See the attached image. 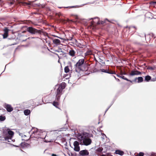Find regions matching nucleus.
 <instances>
[{"mask_svg":"<svg viewBox=\"0 0 156 156\" xmlns=\"http://www.w3.org/2000/svg\"><path fill=\"white\" fill-rule=\"evenodd\" d=\"M75 70L78 71H87L88 69V66L87 63L84 62L83 58L79 59L75 65Z\"/></svg>","mask_w":156,"mask_h":156,"instance_id":"1","label":"nucleus"},{"mask_svg":"<svg viewBox=\"0 0 156 156\" xmlns=\"http://www.w3.org/2000/svg\"><path fill=\"white\" fill-rule=\"evenodd\" d=\"M27 31L32 34H41L42 33V30H37L32 27H27Z\"/></svg>","mask_w":156,"mask_h":156,"instance_id":"2","label":"nucleus"},{"mask_svg":"<svg viewBox=\"0 0 156 156\" xmlns=\"http://www.w3.org/2000/svg\"><path fill=\"white\" fill-rule=\"evenodd\" d=\"M91 142V139L86 136L85 138H84L83 141V144L86 146H87L90 144Z\"/></svg>","mask_w":156,"mask_h":156,"instance_id":"3","label":"nucleus"},{"mask_svg":"<svg viewBox=\"0 0 156 156\" xmlns=\"http://www.w3.org/2000/svg\"><path fill=\"white\" fill-rule=\"evenodd\" d=\"M74 146V150L76 151H79L80 150V147L79 146V144L77 141H75L73 143Z\"/></svg>","mask_w":156,"mask_h":156,"instance_id":"4","label":"nucleus"},{"mask_svg":"<svg viewBox=\"0 0 156 156\" xmlns=\"http://www.w3.org/2000/svg\"><path fill=\"white\" fill-rule=\"evenodd\" d=\"M31 132L32 133V136H34V137H39V136H37L36 135H37L39 134L40 133V132L38 131L37 129V128H32L31 130Z\"/></svg>","mask_w":156,"mask_h":156,"instance_id":"5","label":"nucleus"},{"mask_svg":"<svg viewBox=\"0 0 156 156\" xmlns=\"http://www.w3.org/2000/svg\"><path fill=\"white\" fill-rule=\"evenodd\" d=\"M4 107V108L6 109L7 111L9 112H11L13 110V108L10 105L5 104Z\"/></svg>","mask_w":156,"mask_h":156,"instance_id":"6","label":"nucleus"},{"mask_svg":"<svg viewBox=\"0 0 156 156\" xmlns=\"http://www.w3.org/2000/svg\"><path fill=\"white\" fill-rule=\"evenodd\" d=\"M9 30L7 27H5L4 29V34L2 35L3 39H5L8 36V33Z\"/></svg>","mask_w":156,"mask_h":156,"instance_id":"7","label":"nucleus"},{"mask_svg":"<svg viewBox=\"0 0 156 156\" xmlns=\"http://www.w3.org/2000/svg\"><path fill=\"white\" fill-rule=\"evenodd\" d=\"M89 153L87 150H84L80 151L79 152V154L81 156H87L89 155Z\"/></svg>","mask_w":156,"mask_h":156,"instance_id":"8","label":"nucleus"},{"mask_svg":"<svg viewBox=\"0 0 156 156\" xmlns=\"http://www.w3.org/2000/svg\"><path fill=\"white\" fill-rule=\"evenodd\" d=\"M141 72L137 70H132L131 73H129V75L131 76H133L135 75H141Z\"/></svg>","mask_w":156,"mask_h":156,"instance_id":"9","label":"nucleus"},{"mask_svg":"<svg viewBox=\"0 0 156 156\" xmlns=\"http://www.w3.org/2000/svg\"><path fill=\"white\" fill-rule=\"evenodd\" d=\"M85 134L83 133V135L80 134L78 136V140L80 141L81 142L82 141H83V140L84 138H85V137L86 136Z\"/></svg>","mask_w":156,"mask_h":156,"instance_id":"10","label":"nucleus"},{"mask_svg":"<svg viewBox=\"0 0 156 156\" xmlns=\"http://www.w3.org/2000/svg\"><path fill=\"white\" fill-rule=\"evenodd\" d=\"M143 81V79L142 77H136L134 79V81L135 82H137L138 83H141Z\"/></svg>","mask_w":156,"mask_h":156,"instance_id":"11","label":"nucleus"},{"mask_svg":"<svg viewBox=\"0 0 156 156\" xmlns=\"http://www.w3.org/2000/svg\"><path fill=\"white\" fill-rule=\"evenodd\" d=\"M97 18H91L90 19V20H93L94 19L95 20V21L93 20L92 21V22L90 23V26H94L96 25L97 24H98L96 23H95V22H96L97 21V20L96 19Z\"/></svg>","mask_w":156,"mask_h":156,"instance_id":"12","label":"nucleus"},{"mask_svg":"<svg viewBox=\"0 0 156 156\" xmlns=\"http://www.w3.org/2000/svg\"><path fill=\"white\" fill-rule=\"evenodd\" d=\"M103 150V148L102 147L98 148L95 150L97 154L99 155L101 154L102 151Z\"/></svg>","mask_w":156,"mask_h":156,"instance_id":"13","label":"nucleus"},{"mask_svg":"<svg viewBox=\"0 0 156 156\" xmlns=\"http://www.w3.org/2000/svg\"><path fill=\"white\" fill-rule=\"evenodd\" d=\"M101 70L102 72L107 73L109 74H115V72L114 71H113L111 70H109V69L108 70H105L104 69H101Z\"/></svg>","mask_w":156,"mask_h":156,"instance_id":"14","label":"nucleus"},{"mask_svg":"<svg viewBox=\"0 0 156 156\" xmlns=\"http://www.w3.org/2000/svg\"><path fill=\"white\" fill-rule=\"evenodd\" d=\"M69 54L72 57H74L75 56L76 52L73 49H72L69 51Z\"/></svg>","mask_w":156,"mask_h":156,"instance_id":"15","label":"nucleus"},{"mask_svg":"<svg viewBox=\"0 0 156 156\" xmlns=\"http://www.w3.org/2000/svg\"><path fill=\"white\" fill-rule=\"evenodd\" d=\"M63 90L60 88V87H58L56 91V95H61L62 94V92Z\"/></svg>","mask_w":156,"mask_h":156,"instance_id":"16","label":"nucleus"},{"mask_svg":"<svg viewBox=\"0 0 156 156\" xmlns=\"http://www.w3.org/2000/svg\"><path fill=\"white\" fill-rule=\"evenodd\" d=\"M53 42L54 44H59L61 42L60 40L57 39H53Z\"/></svg>","mask_w":156,"mask_h":156,"instance_id":"17","label":"nucleus"},{"mask_svg":"<svg viewBox=\"0 0 156 156\" xmlns=\"http://www.w3.org/2000/svg\"><path fill=\"white\" fill-rule=\"evenodd\" d=\"M66 83L65 82H62L61 84L59 85L58 87H60V88L63 90L66 87Z\"/></svg>","mask_w":156,"mask_h":156,"instance_id":"18","label":"nucleus"},{"mask_svg":"<svg viewBox=\"0 0 156 156\" xmlns=\"http://www.w3.org/2000/svg\"><path fill=\"white\" fill-rule=\"evenodd\" d=\"M117 76H118L119 77H120L124 80H125L127 81H129L131 83H132V81L128 79L127 78H126L124 76H123L122 75H121V76H119V75H117Z\"/></svg>","mask_w":156,"mask_h":156,"instance_id":"19","label":"nucleus"},{"mask_svg":"<svg viewBox=\"0 0 156 156\" xmlns=\"http://www.w3.org/2000/svg\"><path fill=\"white\" fill-rule=\"evenodd\" d=\"M115 153L116 154H119L121 155H122L124 154V152L123 151L119 150H116Z\"/></svg>","mask_w":156,"mask_h":156,"instance_id":"20","label":"nucleus"},{"mask_svg":"<svg viewBox=\"0 0 156 156\" xmlns=\"http://www.w3.org/2000/svg\"><path fill=\"white\" fill-rule=\"evenodd\" d=\"M24 114L26 115H29L30 113V110L28 109H26L24 111Z\"/></svg>","mask_w":156,"mask_h":156,"instance_id":"21","label":"nucleus"},{"mask_svg":"<svg viewBox=\"0 0 156 156\" xmlns=\"http://www.w3.org/2000/svg\"><path fill=\"white\" fill-rule=\"evenodd\" d=\"M96 19L97 20V21L96 22H95L96 23H97L98 24H103L105 23L104 21H101L100 22L99 21V20L98 18H97Z\"/></svg>","mask_w":156,"mask_h":156,"instance_id":"22","label":"nucleus"},{"mask_svg":"<svg viewBox=\"0 0 156 156\" xmlns=\"http://www.w3.org/2000/svg\"><path fill=\"white\" fill-rule=\"evenodd\" d=\"M53 105L57 108H58V106L59 105V103L58 101H54L53 103Z\"/></svg>","mask_w":156,"mask_h":156,"instance_id":"23","label":"nucleus"},{"mask_svg":"<svg viewBox=\"0 0 156 156\" xmlns=\"http://www.w3.org/2000/svg\"><path fill=\"white\" fill-rule=\"evenodd\" d=\"M8 130H9L8 131V134L11 136H13L14 134V132L12 131L9 130V129H8Z\"/></svg>","mask_w":156,"mask_h":156,"instance_id":"24","label":"nucleus"},{"mask_svg":"<svg viewBox=\"0 0 156 156\" xmlns=\"http://www.w3.org/2000/svg\"><path fill=\"white\" fill-rule=\"evenodd\" d=\"M151 77L149 76H147L145 77V80L147 81H149L151 80Z\"/></svg>","mask_w":156,"mask_h":156,"instance_id":"25","label":"nucleus"},{"mask_svg":"<svg viewBox=\"0 0 156 156\" xmlns=\"http://www.w3.org/2000/svg\"><path fill=\"white\" fill-rule=\"evenodd\" d=\"M92 54V52L90 50L87 51L85 53V56L90 55Z\"/></svg>","mask_w":156,"mask_h":156,"instance_id":"26","label":"nucleus"},{"mask_svg":"<svg viewBox=\"0 0 156 156\" xmlns=\"http://www.w3.org/2000/svg\"><path fill=\"white\" fill-rule=\"evenodd\" d=\"M65 72L66 73L69 72V68L68 66H66L64 68Z\"/></svg>","mask_w":156,"mask_h":156,"instance_id":"27","label":"nucleus"},{"mask_svg":"<svg viewBox=\"0 0 156 156\" xmlns=\"http://www.w3.org/2000/svg\"><path fill=\"white\" fill-rule=\"evenodd\" d=\"M5 116H3L2 115L0 116V121H4L5 119Z\"/></svg>","mask_w":156,"mask_h":156,"instance_id":"28","label":"nucleus"},{"mask_svg":"<svg viewBox=\"0 0 156 156\" xmlns=\"http://www.w3.org/2000/svg\"><path fill=\"white\" fill-rule=\"evenodd\" d=\"M61 95H56V101H58L60 100Z\"/></svg>","mask_w":156,"mask_h":156,"instance_id":"29","label":"nucleus"},{"mask_svg":"<svg viewBox=\"0 0 156 156\" xmlns=\"http://www.w3.org/2000/svg\"><path fill=\"white\" fill-rule=\"evenodd\" d=\"M21 3L22 5H24V6L30 5V3H27L25 2H21Z\"/></svg>","mask_w":156,"mask_h":156,"instance_id":"30","label":"nucleus"},{"mask_svg":"<svg viewBox=\"0 0 156 156\" xmlns=\"http://www.w3.org/2000/svg\"><path fill=\"white\" fill-rule=\"evenodd\" d=\"M144 153L143 152H140L136 156H144Z\"/></svg>","mask_w":156,"mask_h":156,"instance_id":"31","label":"nucleus"},{"mask_svg":"<svg viewBox=\"0 0 156 156\" xmlns=\"http://www.w3.org/2000/svg\"><path fill=\"white\" fill-rule=\"evenodd\" d=\"M20 145L22 147H24L25 146H26V143H21L20 144Z\"/></svg>","mask_w":156,"mask_h":156,"instance_id":"32","label":"nucleus"},{"mask_svg":"<svg viewBox=\"0 0 156 156\" xmlns=\"http://www.w3.org/2000/svg\"><path fill=\"white\" fill-rule=\"evenodd\" d=\"M75 7V6H68V7H66L65 8H74Z\"/></svg>","mask_w":156,"mask_h":156,"instance_id":"33","label":"nucleus"},{"mask_svg":"<svg viewBox=\"0 0 156 156\" xmlns=\"http://www.w3.org/2000/svg\"><path fill=\"white\" fill-rule=\"evenodd\" d=\"M120 74L121 75H122L123 74L126 75V73L125 72H123V73L122 72H120Z\"/></svg>","mask_w":156,"mask_h":156,"instance_id":"34","label":"nucleus"},{"mask_svg":"<svg viewBox=\"0 0 156 156\" xmlns=\"http://www.w3.org/2000/svg\"><path fill=\"white\" fill-rule=\"evenodd\" d=\"M107 156H112V155L110 153H108L107 154Z\"/></svg>","mask_w":156,"mask_h":156,"instance_id":"35","label":"nucleus"},{"mask_svg":"<svg viewBox=\"0 0 156 156\" xmlns=\"http://www.w3.org/2000/svg\"><path fill=\"white\" fill-rule=\"evenodd\" d=\"M8 139H9V138L8 137L6 136L4 137L5 140H7Z\"/></svg>","mask_w":156,"mask_h":156,"instance_id":"36","label":"nucleus"},{"mask_svg":"<svg viewBox=\"0 0 156 156\" xmlns=\"http://www.w3.org/2000/svg\"><path fill=\"white\" fill-rule=\"evenodd\" d=\"M72 39V37H70L69 39H68V40H71Z\"/></svg>","mask_w":156,"mask_h":156,"instance_id":"37","label":"nucleus"},{"mask_svg":"<svg viewBox=\"0 0 156 156\" xmlns=\"http://www.w3.org/2000/svg\"><path fill=\"white\" fill-rule=\"evenodd\" d=\"M51 156H57V155L55 154H52L51 155Z\"/></svg>","mask_w":156,"mask_h":156,"instance_id":"38","label":"nucleus"},{"mask_svg":"<svg viewBox=\"0 0 156 156\" xmlns=\"http://www.w3.org/2000/svg\"><path fill=\"white\" fill-rule=\"evenodd\" d=\"M100 156H105V155L103 154H102V155H101Z\"/></svg>","mask_w":156,"mask_h":156,"instance_id":"39","label":"nucleus"},{"mask_svg":"<svg viewBox=\"0 0 156 156\" xmlns=\"http://www.w3.org/2000/svg\"><path fill=\"white\" fill-rule=\"evenodd\" d=\"M127 27V28H128L129 29H130V27Z\"/></svg>","mask_w":156,"mask_h":156,"instance_id":"40","label":"nucleus"},{"mask_svg":"<svg viewBox=\"0 0 156 156\" xmlns=\"http://www.w3.org/2000/svg\"><path fill=\"white\" fill-rule=\"evenodd\" d=\"M58 16L59 17H60V14H58Z\"/></svg>","mask_w":156,"mask_h":156,"instance_id":"41","label":"nucleus"},{"mask_svg":"<svg viewBox=\"0 0 156 156\" xmlns=\"http://www.w3.org/2000/svg\"><path fill=\"white\" fill-rule=\"evenodd\" d=\"M24 140H28V139H24Z\"/></svg>","mask_w":156,"mask_h":156,"instance_id":"42","label":"nucleus"},{"mask_svg":"<svg viewBox=\"0 0 156 156\" xmlns=\"http://www.w3.org/2000/svg\"><path fill=\"white\" fill-rule=\"evenodd\" d=\"M16 44V43H15L14 44H12V45H14V44Z\"/></svg>","mask_w":156,"mask_h":156,"instance_id":"43","label":"nucleus"},{"mask_svg":"<svg viewBox=\"0 0 156 156\" xmlns=\"http://www.w3.org/2000/svg\"><path fill=\"white\" fill-rule=\"evenodd\" d=\"M154 3L156 4V2H154Z\"/></svg>","mask_w":156,"mask_h":156,"instance_id":"44","label":"nucleus"},{"mask_svg":"<svg viewBox=\"0 0 156 156\" xmlns=\"http://www.w3.org/2000/svg\"><path fill=\"white\" fill-rule=\"evenodd\" d=\"M114 77L115 78V79H116V77L115 76H114Z\"/></svg>","mask_w":156,"mask_h":156,"instance_id":"45","label":"nucleus"},{"mask_svg":"<svg viewBox=\"0 0 156 156\" xmlns=\"http://www.w3.org/2000/svg\"><path fill=\"white\" fill-rule=\"evenodd\" d=\"M118 80H119V79H118Z\"/></svg>","mask_w":156,"mask_h":156,"instance_id":"46","label":"nucleus"},{"mask_svg":"<svg viewBox=\"0 0 156 156\" xmlns=\"http://www.w3.org/2000/svg\"><path fill=\"white\" fill-rule=\"evenodd\" d=\"M58 58H59V57L58 55Z\"/></svg>","mask_w":156,"mask_h":156,"instance_id":"47","label":"nucleus"},{"mask_svg":"<svg viewBox=\"0 0 156 156\" xmlns=\"http://www.w3.org/2000/svg\"><path fill=\"white\" fill-rule=\"evenodd\" d=\"M24 136H26L25 135H24Z\"/></svg>","mask_w":156,"mask_h":156,"instance_id":"48","label":"nucleus"},{"mask_svg":"<svg viewBox=\"0 0 156 156\" xmlns=\"http://www.w3.org/2000/svg\"><path fill=\"white\" fill-rule=\"evenodd\" d=\"M1 1V0H0V2Z\"/></svg>","mask_w":156,"mask_h":156,"instance_id":"49","label":"nucleus"}]
</instances>
